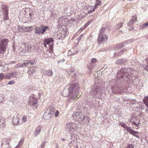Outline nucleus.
<instances>
[{
	"instance_id": "60",
	"label": "nucleus",
	"mask_w": 148,
	"mask_h": 148,
	"mask_svg": "<svg viewBox=\"0 0 148 148\" xmlns=\"http://www.w3.org/2000/svg\"><path fill=\"white\" fill-rule=\"evenodd\" d=\"M83 36V34H82L80 35V37H81V38Z\"/></svg>"
},
{
	"instance_id": "45",
	"label": "nucleus",
	"mask_w": 148,
	"mask_h": 148,
	"mask_svg": "<svg viewBox=\"0 0 148 148\" xmlns=\"http://www.w3.org/2000/svg\"><path fill=\"white\" fill-rule=\"evenodd\" d=\"M134 24V22H132V21L131 20L129 21L128 23L127 24V25L129 26H131L133 25Z\"/></svg>"
},
{
	"instance_id": "5",
	"label": "nucleus",
	"mask_w": 148,
	"mask_h": 148,
	"mask_svg": "<svg viewBox=\"0 0 148 148\" xmlns=\"http://www.w3.org/2000/svg\"><path fill=\"white\" fill-rule=\"evenodd\" d=\"M49 28L48 26L41 25L38 27H35L34 33L39 35L41 34L43 35L47 30H49Z\"/></svg>"
},
{
	"instance_id": "14",
	"label": "nucleus",
	"mask_w": 148,
	"mask_h": 148,
	"mask_svg": "<svg viewBox=\"0 0 148 148\" xmlns=\"http://www.w3.org/2000/svg\"><path fill=\"white\" fill-rule=\"evenodd\" d=\"M53 38H47L45 39L44 41L46 43L47 45H49V47H50V48L51 49L53 47Z\"/></svg>"
},
{
	"instance_id": "46",
	"label": "nucleus",
	"mask_w": 148,
	"mask_h": 148,
	"mask_svg": "<svg viewBox=\"0 0 148 148\" xmlns=\"http://www.w3.org/2000/svg\"><path fill=\"white\" fill-rule=\"evenodd\" d=\"M4 101V99L2 96H0V103H3Z\"/></svg>"
},
{
	"instance_id": "15",
	"label": "nucleus",
	"mask_w": 148,
	"mask_h": 148,
	"mask_svg": "<svg viewBox=\"0 0 148 148\" xmlns=\"http://www.w3.org/2000/svg\"><path fill=\"white\" fill-rule=\"evenodd\" d=\"M131 134L139 138V136L137 134L139 133V132L137 131H135L132 129L129 132Z\"/></svg>"
},
{
	"instance_id": "64",
	"label": "nucleus",
	"mask_w": 148,
	"mask_h": 148,
	"mask_svg": "<svg viewBox=\"0 0 148 148\" xmlns=\"http://www.w3.org/2000/svg\"><path fill=\"white\" fill-rule=\"evenodd\" d=\"M119 32H120V33H122V32H122V31H120Z\"/></svg>"
},
{
	"instance_id": "52",
	"label": "nucleus",
	"mask_w": 148,
	"mask_h": 148,
	"mask_svg": "<svg viewBox=\"0 0 148 148\" xmlns=\"http://www.w3.org/2000/svg\"><path fill=\"white\" fill-rule=\"evenodd\" d=\"M91 61L93 63H95L97 62V60L95 58H92L91 60Z\"/></svg>"
},
{
	"instance_id": "21",
	"label": "nucleus",
	"mask_w": 148,
	"mask_h": 148,
	"mask_svg": "<svg viewBox=\"0 0 148 148\" xmlns=\"http://www.w3.org/2000/svg\"><path fill=\"white\" fill-rule=\"evenodd\" d=\"M55 110V108L53 106L48 108L46 110V111L48 112L49 113H50L51 114L53 115Z\"/></svg>"
},
{
	"instance_id": "44",
	"label": "nucleus",
	"mask_w": 148,
	"mask_h": 148,
	"mask_svg": "<svg viewBox=\"0 0 148 148\" xmlns=\"http://www.w3.org/2000/svg\"><path fill=\"white\" fill-rule=\"evenodd\" d=\"M45 142L44 141H43L42 142L40 145V146L39 148H44L45 145Z\"/></svg>"
},
{
	"instance_id": "33",
	"label": "nucleus",
	"mask_w": 148,
	"mask_h": 148,
	"mask_svg": "<svg viewBox=\"0 0 148 148\" xmlns=\"http://www.w3.org/2000/svg\"><path fill=\"white\" fill-rule=\"evenodd\" d=\"M123 23H119L116 25L115 26V28L116 30L119 29L122 26Z\"/></svg>"
},
{
	"instance_id": "27",
	"label": "nucleus",
	"mask_w": 148,
	"mask_h": 148,
	"mask_svg": "<svg viewBox=\"0 0 148 148\" xmlns=\"http://www.w3.org/2000/svg\"><path fill=\"white\" fill-rule=\"evenodd\" d=\"M53 74L52 71L51 70H49L45 71V74L48 76H52Z\"/></svg>"
},
{
	"instance_id": "22",
	"label": "nucleus",
	"mask_w": 148,
	"mask_h": 148,
	"mask_svg": "<svg viewBox=\"0 0 148 148\" xmlns=\"http://www.w3.org/2000/svg\"><path fill=\"white\" fill-rule=\"evenodd\" d=\"M28 65L27 60H25L23 63L21 62L17 64L18 67H22L24 66H27Z\"/></svg>"
},
{
	"instance_id": "10",
	"label": "nucleus",
	"mask_w": 148,
	"mask_h": 148,
	"mask_svg": "<svg viewBox=\"0 0 148 148\" xmlns=\"http://www.w3.org/2000/svg\"><path fill=\"white\" fill-rule=\"evenodd\" d=\"M8 10V8L6 5H2L1 11L3 16L4 20H8L9 19Z\"/></svg>"
},
{
	"instance_id": "47",
	"label": "nucleus",
	"mask_w": 148,
	"mask_h": 148,
	"mask_svg": "<svg viewBox=\"0 0 148 148\" xmlns=\"http://www.w3.org/2000/svg\"><path fill=\"white\" fill-rule=\"evenodd\" d=\"M4 75L3 73H0V80H1L4 78Z\"/></svg>"
},
{
	"instance_id": "12",
	"label": "nucleus",
	"mask_w": 148,
	"mask_h": 148,
	"mask_svg": "<svg viewBox=\"0 0 148 148\" xmlns=\"http://www.w3.org/2000/svg\"><path fill=\"white\" fill-rule=\"evenodd\" d=\"M108 38V37L106 35L99 34L97 39L98 44H101L104 43Z\"/></svg>"
},
{
	"instance_id": "57",
	"label": "nucleus",
	"mask_w": 148,
	"mask_h": 148,
	"mask_svg": "<svg viewBox=\"0 0 148 148\" xmlns=\"http://www.w3.org/2000/svg\"><path fill=\"white\" fill-rule=\"evenodd\" d=\"M69 93H68L67 94V95H64V97L69 96V97H70V99H71L70 96V95H69Z\"/></svg>"
},
{
	"instance_id": "30",
	"label": "nucleus",
	"mask_w": 148,
	"mask_h": 148,
	"mask_svg": "<svg viewBox=\"0 0 148 148\" xmlns=\"http://www.w3.org/2000/svg\"><path fill=\"white\" fill-rule=\"evenodd\" d=\"M11 73V77L14 78H17L18 77V74L17 72H13Z\"/></svg>"
},
{
	"instance_id": "58",
	"label": "nucleus",
	"mask_w": 148,
	"mask_h": 148,
	"mask_svg": "<svg viewBox=\"0 0 148 148\" xmlns=\"http://www.w3.org/2000/svg\"><path fill=\"white\" fill-rule=\"evenodd\" d=\"M130 27H131L129 29L130 30H131L134 29V27H132V26H130Z\"/></svg>"
},
{
	"instance_id": "4",
	"label": "nucleus",
	"mask_w": 148,
	"mask_h": 148,
	"mask_svg": "<svg viewBox=\"0 0 148 148\" xmlns=\"http://www.w3.org/2000/svg\"><path fill=\"white\" fill-rule=\"evenodd\" d=\"M127 44V41H125L120 44H118L115 48L116 52L114 53V55L118 56L123 53V52L126 51L127 49H125L122 50H120V51L118 50L125 46Z\"/></svg>"
},
{
	"instance_id": "51",
	"label": "nucleus",
	"mask_w": 148,
	"mask_h": 148,
	"mask_svg": "<svg viewBox=\"0 0 148 148\" xmlns=\"http://www.w3.org/2000/svg\"><path fill=\"white\" fill-rule=\"evenodd\" d=\"M92 20L88 22L84 26L86 28L92 22Z\"/></svg>"
},
{
	"instance_id": "32",
	"label": "nucleus",
	"mask_w": 148,
	"mask_h": 148,
	"mask_svg": "<svg viewBox=\"0 0 148 148\" xmlns=\"http://www.w3.org/2000/svg\"><path fill=\"white\" fill-rule=\"evenodd\" d=\"M28 65L29 64H30L31 65H33L35 64V60L34 59H32L29 61H27Z\"/></svg>"
},
{
	"instance_id": "20",
	"label": "nucleus",
	"mask_w": 148,
	"mask_h": 148,
	"mask_svg": "<svg viewBox=\"0 0 148 148\" xmlns=\"http://www.w3.org/2000/svg\"><path fill=\"white\" fill-rule=\"evenodd\" d=\"M90 117L86 116H85L84 115V118L83 119V121L82 122V124H88L90 122Z\"/></svg>"
},
{
	"instance_id": "29",
	"label": "nucleus",
	"mask_w": 148,
	"mask_h": 148,
	"mask_svg": "<svg viewBox=\"0 0 148 148\" xmlns=\"http://www.w3.org/2000/svg\"><path fill=\"white\" fill-rule=\"evenodd\" d=\"M125 62L124 60L121 59L117 60L116 61V63L118 64H124Z\"/></svg>"
},
{
	"instance_id": "36",
	"label": "nucleus",
	"mask_w": 148,
	"mask_h": 148,
	"mask_svg": "<svg viewBox=\"0 0 148 148\" xmlns=\"http://www.w3.org/2000/svg\"><path fill=\"white\" fill-rule=\"evenodd\" d=\"M101 1L99 0H97V1L96 2V3L95 4L94 7L96 9L98 6H99L101 5Z\"/></svg>"
},
{
	"instance_id": "16",
	"label": "nucleus",
	"mask_w": 148,
	"mask_h": 148,
	"mask_svg": "<svg viewBox=\"0 0 148 148\" xmlns=\"http://www.w3.org/2000/svg\"><path fill=\"white\" fill-rule=\"evenodd\" d=\"M131 134L139 138V136L137 134L139 133V132L137 131H135L132 129L129 132Z\"/></svg>"
},
{
	"instance_id": "26",
	"label": "nucleus",
	"mask_w": 148,
	"mask_h": 148,
	"mask_svg": "<svg viewBox=\"0 0 148 148\" xmlns=\"http://www.w3.org/2000/svg\"><path fill=\"white\" fill-rule=\"evenodd\" d=\"M24 32H29L32 30V27H25L24 26Z\"/></svg>"
},
{
	"instance_id": "11",
	"label": "nucleus",
	"mask_w": 148,
	"mask_h": 148,
	"mask_svg": "<svg viewBox=\"0 0 148 148\" xmlns=\"http://www.w3.org/2000/svg\"><path fill=\"white\" fill-rule=\"evenodd\" d=\"M77 127V125L73 123H67L66 126V129L69 132L71 131L74 132L76 130Z\"/></svg>"
},
{
	"instance_id": "3",
	"label": "nucleus",
	"mask_w": 148,
	"mask_h": 148,
	"mask_svg": "<svg viewBox=\"0 0 148 148\" xmlns=\"http://www.w3.org/2000/svg\"><path fill=\"white\" fill-rule=\"evenodd\" d=\"M103 91L101 87L98 86L97 84H95L91 86V90L90 93L94 97L99 98L101 95Z\"/></svg>"
},
{
	"instance_id": "59",
	"label": "nucleus",
	"mask_w": 148,
	"mask_h": 148,
	"mask_svg": "<svg viewBox=\"0 0 148 148\" xmlns=\"http://www.w3.org/2000/svg\"><path fill=\"white\" fill-rule=\"evenodd\" d=\"M43 43L44 46H45V47H47V44L44 41L43 42Z\"/></svg>"
},
{
	"instance_id": "18",
	"label": "nucleus",
	"mask_w": 148,
	"mask_h": 148,
	"mask_svg": "<svg viewBox=\"0 0 148 148\" xmlns=\"http://www.w3.org/2000/svg\"><path fill=\"white\" fill-rule=\"evenodd\" d=\"M12 121L14 124L17 125L19 123V118L17 116H15L13 118Z\"/></svg>"
},
{
	"instance_id": "25",
	"label": "nucleus",
	"mask_w": 148,
	"mask_h": 148,
	"mask_svg": "<svg viewBox=\"0 0 148 148\" xmlns=\"http://www.w3.org/2000/svg\"><path fill=\"white\" fill-rule=\"evenodd\" d=\"M41 131V128L40 127H37L36 130L35 131L34 133V135L35 136H36L38 135Z\"/></svg>"
},
{
	"instance_id": "1",
	"label": "nucleus",
	"mask_w": 148,
	"mask_h": 148,
	"mask_svg": "<svg viewBox=\"0 0 148 148\" xmlns=\"http://www.w3.org/2000/svg\"><path fill=\"white\" fill-rule=\"evenodd\" d=\"M134 72V70L130 68H122L118 71L116 77L119 79L125 80L127 78L132 76Z\"/></svg>"
},
{
	"instance_id": "7",
	"label": "nucleus",
	"mask_w": 148,
	"mask_h": 148,
	"mask_svg": "<svg viewBox=\"0 0 148 148\" xmlns=\"http://www.w3.org/2000/svg\"><path fill=\"white\" fill-rule=\"evenodd\" d=\"M37 98L34 97L33 95L29 97L28 103L32 106L34 109H37L38 106V101Z\"/></svg>"
},
{
	"instance_id": "39",
	"label": "nucleus",
	"mask_w": 148,
	"mask_h": 148,
	"mask_svg": "<svg viewBox=\"0 0 148 148\" xmlns=\"http://www.w3.org/2000/svg\"><path fill=\"white\" fill-rule=\"evenodd\" d=\"M136 15H135L133 16L131 20L132 21V22H134V23L136 22Z\"/></svg>"
},
{
	"instance_id": "54",
	"label": "nucleus",
	"mask_w": 148,
	"mask_h": 148,
	"mask_svg": "<svg viewBox=\"0 0 148 148\" xmlns=\"http://www.w3.org/2000/svg\"><path fill=\"white\" fill-rule=\"evenodd\" d=\"M140 29H143L146 28V27H145V25H144V24L140 25Z\"/></svg>"
},
{
	"instance_id": "35",
	"label": "nucleus",
	"mask_w": 148,
	"mask_h": 148,
	"mask_svg": "<svg viewBox=\"0 0 148 148\" xmlns=\"http://www.w3.org/2000/svg\"><path fill=\"white\" fill-rule=\"evenodd\" d=\"M106 30V28L104 27H103L100 30L99 33V34L102 35H106L104 34V32Z\"/></svg>"
},
{
	"instance_id": "53",
	"label": "nucleus",
	"mask_w": 148,
	"mask_h": 148,
	"mask_svg": "<svg viewBox=\"0 0 148 148\" xmlns=\"http://www.w3.org/2000/svg\"><path fill=\"white\" fill-rule=\"evenodd\" d=\"M59 114V112L58 111V110H56V112H55V114H54L55 116L56 117H57L58 116Z\"/></svg>"
},
{
	"instance_id": "49",
	"label": "nucleus",
	"mask_w": 148,
	"mask_h": 148,
	"mask_svg": "<svg viewBox=\"0 0 148 148\" xmlns=\"http://www.w3.org/2000/svg\"><path fill=\"white\" fill-rule=\"evenodd\" d=\"M86 27H85L84 26L83 27H81L78 30V32H80L82 31Z\"/></svg>"
},
{
	"instance_id": "63",
	"label": "nucleus",
	"mask_w": 148,
	"mask_h": 148,
	"mask_svg": "<svg viewBox=\"0 0 148 148\" xmlns=\"http://www.w3.org/2000/svg\"><path fill=\"white\" fill-rule=\"evenodd\" d=\"M15 148H20L19 147H18V146H16V147H15Z\"/></svg>"
},
{
	"instance_id": "6",
	"label": "nucleus",
	"mask_w": 148,
	"mask_h": 148,
	"mask_svg": "<svg viewBox=\"0 0 148 148\" xmlns=\"http://www.w3.org/2000/svg\"><path fill=\"white\" fill-rule=\"evenodd\" d=\"M8 40L7 38H3L0 40V54L3 53L6 51L8 47Z\"/></svg>"
},
{
	"instance_id": "37",
	"label": "nucleus",
	"mask_w": 148,
	"mask_h": 148,
	"mask_svg": "<svg viewBox=\"0 0 148 148\" xmlns=\"http://www.w3.org/2000/svg\"><path fill=\"white\" fill-rule=\"evenodd\" d=\"M123 127L125 129L129 132L132 129L131 127H130V126H128L126 124Z\"/></svg>"
},
{
	"instance_id": "55",
	"label": "nucleus",
	"mask_w": 148,
	"mask_h": 148,
	"mask_svg": "<svg viewBox=\"0 0 148 148\" xmlns=\"http://www.w3.org/2000/svg\"><path fill=\"white\" fill-rule=\"evenodd\" d=\"M125 124H124V123H121L120 124V125L121 126H122V127H123L125 125Z\"/></svg>"
},
{
	"instance_id": "41",
	"label": "nucleus",
	"mask_w": 148,
	"mask_h": 148,
	"mask_svg": "<svg viewBox=\"0 0 148 148\" xmlns=\"http://www.w3.org/2000/svg\"><path fill=\"white\" fill-rule=\"evenodd\" d=\"M64 19L65 18L64 17H62L58 19V21L60 22H61L62 23H63L64 22Z\"/></svg>"
},
{
	"instance_id": "62",
	"label": "nucleus",
	"mask_w": 148,
	"mask_h": 148,
	"mask_svg": "<svg viewBox=\"0 0 148 148\" xmlns=\"http://www.w3.org/2000/svg\"><path fill=\"white\" fill-rule=\"evenodd\" d=\"M62 141H64V140H65V139H64V138H62Z\"/></svg>"
},
{
	"instance_id": "50",
	"label": "nucleus",
	"mask_w": 148,
	"mask_h": 148,
	"mask_svg": "<svg viewBox=\"0 0 148 148\" xmlns=\"http://www.w3.org/2000/svg\"><path fill=\"white\" fill-rule=\"evenodd\" d=\"M22 120L23 122H25L27 121V117L25 116H24L22 118Z\"/></svg>"
},
{
	"instance_id": "24",
	"label": "nucleus",
	"mask_w": 148,
	"mask_h": 148,
	"mask_svg": "<svg viewBox=\"0 0 148 148\" xmlns=\"http://www.w3.org/2000/svg\"><path fill=\"white\" fill-rule=\"evenodd\" d=\"M143 101L146 107H148V96H145L143 99Z\"/></svg>"
},
{
	"instance_id": "2",
	"label": "nucleus",
	"mask_w": 148,
	"mask_h": 148,
	"mask_svg": "<svg viewBox=\"0 0 148 148\" xmlns=\"http://www.w3.org/2000/svg\"><path fill=\"white\" fill-rule=\"evenodd\" d=\"M79 87L77 84L75 83L71 84L70 87L69 88V95L70 96L71 99L74 100L76 99L79 92Z\"/></svg>"
},
{
	"instance_id": "34",
	"label": "nucleus",
	"mask_w": 148,
	"mask_h": 148,
	"mask_svg": "<svg viewBox=\"0 0 148 148\" xmlns=\"http://www.w3.org/2000/svg\"><path fill=\"white\" fill-rule=\"evenodd\" d=\"M4 78L5 79H11V73H8L7 74H5L4 75Z\"/></svg>"
},
{
	"instance_id": "43",
	"label": "nucleus",
	"mask_w": 148,
	"mask_h": 148,
	"mask_svg": "<svg viewBox=\"0 0 148 148\" xmlns=\"http://www.w3.org/2000/svg\"><path fill=\"white\" fill-rule=\"evenodd\" d=\"M95 8L94 7H92L91 8L90 10H88V14L92 13L95 9Z\"/></svg>"
},
{
	"instance_id": "17",
	"label": "nucleus",
	"mask_w": 148,
	"mask_h": 148,
	"mask_svg": "<svg viewBox=\"0 0 148 148\" xmlns=\"http://www.w3.org/2000/svg\"><path fill=\"white\" fill-rule=\"evenodd\" d=\"M36 68L35 66H33L29 68L28 73L29 74L32 75L36 71Z\"/></svg>"
},
{
	"instance_id": "9",
	"label": "nucleus",
	"mask_w": 148,
	"mask_h": 148,
	"mask_svg": "<svg viewBox=\"0 0 148 148\" xmlns=\"http://www.w3.org/2000/svg\"><path fill=\"white\" fill-rule=\"evenodd\" d=\"M24 48L22 49L21 51V53L22 55L27 56L30 52L31 50L32 47L31 45L29 44L24 43Z\"/></svg>"
},
{
	"instance_id": "48",
	"label": "nucleus",
	"mask_w": 148,
	"mask_h": 148,
	"mask_svg": "<svg viewBox=\"0 0 148 148\" xmlns=\"http://www.w3.org/2000/svg\"><path fill=\"white\" fill-rule=\"evenodd\" d=\"M14 83H15V82L14 81V80H11V81H9L8 82V84H9V85H12V84H14Z\"/></svg>"
},
{
	"instance_id": "38",
	"label": "nucleus",
	"mask_w": 148,
	"mask_h": 148,
	"mask_svg": "<svg viewBox=\"0 0 148 148\" xmlns=\"http://www.w3.org/2000/svg\"><path fill=\"white\" fill-rule=\"evenodd\" d=\"M24 139L23 138L21 139V140H20L19 141V142L18 144V145H17V146H18V147H19L24 142Z\"/></svg>"
},
{
	"instance_id": "13",
	"label": "nucleus",
	"mask_w": 148,
	"mask_h": 148,
	"mask_svg": "<svg viewBox=\"0 0 148 148\" xmlns=\"http://www.w3.org/2000/svg\"><path fill=\"white\" fill-rule=\"evenodd\" d=\"M6 119L2 117H0V128L4 130L5 127Z\"/></svg>"
},
{
	"instance_id": "42",
	"label": "nucleus",
	"mask_w": 148,
	"mask_h": 148,
	"mask_svg": "<svg viewBox=\"0 0 148 148\" xmlns=\"http://www.w3.org/2000/svg\"><path fill=\"white\" fill-rule=\"evenodd\" d=\"M126 148H134V145L132 144H128Z\"/></svg>"
},
{
	"instance_id": "31",
	"label": "nucleus",
	"mask_w": 148,
	"mask_h": 148,
	"mask_svg": "<svg viewBox=\"0 0 148 148\" xmlns=\"http://www.w3.org/2000/svg\"><path fill=\"white\" fill-rule=\"evenodd\" d=\"M24 26H20L18 25V30L19 32L22 33L24 32Z\"/></svg>"
},
{
	"instance_id": "28",
	"label": "nucleus",
	"mask_w": 148,
	"mask_h": 148,
	"mask_svg": "<svg viewBox=\"0 0 148 148\" xmlns=\"http://www.w3.org/2000/svg\"><path fill=\"white\" fill-rule=\"evenodd\" d=\"M74 69L73 68H71L70 71L68 73V74L71 77H73L75 73H74Z\"/></svg>"
},
{
	"instance_id": "56",
	"label": "nucleus",
	"mask_w": 148,
	"mask_h": 148,
	"mask_svg": "<svg viewBox=\"0 0 148 148\" xmlns=\"http://www.w3.org/2000/svg\"><path fill=\"white\" fill-rule=\"evenodd\" d=\"M144 25H145L146 27H147L148 26V22L144 23Z\"/></svg>"
},
{
	"instance_id": "8",
	"label": "nucleus",
	"mask_w": 148,
	"mask_h": 148,
	"mask_svg": "<svg viewBox=\"0 0 148 148\" xmlns=\"http://www.w3.org/2000/svg\"><path fill=\"white\" fill-rule=\"evenodd\" d=\"M72 117L75 121L82 123L84 118V114L82 112H77L73 114Z\"/></svg>"
},
{
	"instance_id": "19",
	"label": "nucleus",
	"mask_w": 148,
	"mask_h": 148,
	"mask_svg": "<svg viewBox=\"0 0 148 148\" xmlns=\"http://www.w3.org/2000/svg\"><path fill=\"white\" fill-rule=\"evenodd\" d=\"M52 116V115L50 113H49L46 111L44 115L45 119L46 120H49Z\"/></svg>"
},
{
	"instance_id": "61",
	"label": "nucleus",
	"mask_w": 148,
	"mask_h": 148,
	"mask_svg": "<svg viewBox=\"0 0 148 148\" xmlns=\"http://www.w3.org/2000/svg\"><path fill=\"white\" fill-rule=\"evenodd\" d=\"M81 38V37H80V36L78 37V38H77V39H80Z\"/></svg>"
},
{
	"instance_id": "23",
	"label": "nucleus",
	"mask_w": 148,
	"mask_h": 148,
	"mask_svg": "<svg viewBox=\"0 0 148 148\" xmlns=\"http://www.w3.org/2000/svg\"><path fill=\"white\" fill-rule=\"evenodd\" d=\"M134 119V117L133 116H132L131 118V119H130V121H131L132 122V124L133 125V124H134L135 125H136V127H133V128H135L136 129H138V126H139V124L138 123H136V122L134 121H133L134 120H133V119Z\"/></svg>"
},
{
	"instance_id": "40",
	"label": "nucleus",
	"mask_w": 148,
	"mask_h": 148,
	"mask_svg": "<svg viewBox=\"0 0 148 148\" xmlns=\"http://www.w3.org/2000/svg\"><path fill=\"white\" fill-rule=\"evenodd\" d=\"M147 62V64L144 66V69L148 72V60Z\"/></svg>"
}]
</instances>
